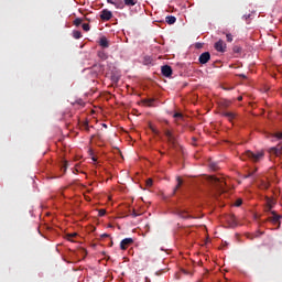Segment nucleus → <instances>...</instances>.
<instances>
[{
  "label": "nucleus",
  "instance_id": "9d476101",
  "mask_svg": "<svg viewBox=\"0 0 282 282\" xmlns=\"http://www.w3.org/2000/svg\"><path fill=\"white\" fill-rule=\"evenodd\" d=\"M227 221L231 228H235V226H237V217H235V215L227 216Z\"/></svg>",
  "mask_w": 282,
  "mask_h": 282
},
{
  "label": "nucleus",
  "instance_id": "f257e3e1",
  "mask_svg": "<svg viewBox=\"0 0 282 282\" xmlns=\"http://www.w3.org/2000/svg\"><path fill=\"white\" fill-rule=\"evenodd\" d=\"M264 155H265V153L263 151H259V152L254 153V152L248 150L242 155V160H246V158H248V160H251V162H261V160H263Z\"/></svg>",
  "mask_w": 282,
  "mask_h": 282
},
{
  "label": "nucleus",
  "instance_id": "f03ea898",
  "mask_svg": "<svg viewBox=\"0 0 282 282\" xmlns=\"http://www.w3.org/2000/svg\"><path fill=\"white\" fill-rule=\"evenodd\" d=\"M164 135L167 140V144L172 148L175 149L177 147V137L173 133V131L165 129L164 130Z\"/></svg>",
  "mask_w": 282,
  "mask_h": 282
},
{
  "label": "nucleus",
  "instance_id": "5701e85b",
  "mask_svg": "<svg viewBox=\"0 0 282 282\" xmlns=\"http://www.w3.org/2000/svg\"><path fill=\"white\" fill-rule=\"evenodd\" d=\"M73 23H74V25H76V28H78V25H80L83 23V19L77 18V19L74 20Z\"/></svg>",
  "mask_w": 282,
  "mask_h": 282
},
{
  "label": "nucleus",
  "instance_id": "1a4fd4ad",
  "mask_svg": "<svg viewBox=\"0 0 282 282\" xmlns=\"http://www.w3.org/2000/svg\"><path fill=\"white\" fill-rule=\"evenodd\" d=\"M269 153L271 155H275V158H279V155H281L282 153V147L281 148L273 147L269 150Z\"/></svg>",
  "mask_w": 282,
  "mask_h": 282
},
{
  "label": "nucleus",
  "instance_id": "a19ab883",
  "mask_svg": "<svg viewBox=\"0 0 282 282\" xmlns=\"http://www.w3.org/2000/svg\"><path fill=\"white\" fill-rule=\"evenodd\" d=\"M82 252H83L84 254H87V250H85V249H82Z\"/></svg>",
  "mask_w": 282,
  "mask_h": 282
},
{
  "label": "nucleus",
  "instance_id": "c85d7f7f",
  "mask_svg": "<svg viewBox=\"0 0 282 282\" xmlns=\"http://www.w3.org/2000/svg\"><path fill=\"white\" fill-rule=\"evenodd\" d=\"M243 204V200L241 198H238L235 203V206L239 207Z\"/></svg>",
  "mask_w": 282,
  "mask_h": 282
},
{
  "label": "nucleus",
  "instance_id": "58836bf2",
  "mask_svg": "<svg viewBox=\"0 0 282 282\" xmlns=\"http://www.w3.org/2000/svg\"><path fill=\"white\" fill-rule=\"evenodd\" d=\"M107 237H109V234H102V235H101V238H102V239H105V238H107Z\"/></svg>",
  "mask_w": 282,
  "mask_h": 282
},
{
  "label": "nucleus",
  "instance_id": "b1692460",
  "mask_svg": "<svg viewBox=\"0 0 282 282\" xmlns=\"http://www.w3.org/2000/svg\"><path fill=\"white\" fill-rule=\"evenodd\" d=\"M145 186H148V188H151V186H153V178H148L145 181Z\"/></svg>",
  "mask_w": 282,
  "mask_h": 282
},
{
  "label": "nucleus",
  "instance_id": "7c9ffc66",
  "mask_svg": "<svg viewBox=\"0 0 282 282\" xmlns=\"http://www.w3.org/2000/svg\"><path fill=\"white\" fill-rule=\"evenodd\" d=\"M105 215H107V210L100 209L99 210V217H105Z\"/></svg>",
  "mask_w": 282,
  "mask_h": 282
},
{
  "label": "nucleus",
  "instance_id": "4be33fe9",
  "mask_svg": "<svg viewBox=\"0 0 282 282\" xmlns=\"http://www.w3.org/2000/svg\"><path fill=\"white\" fill-rule=\"evenodd\" d=\"M242 19H243V21H246L248 24L250 23V20L252 19V14H245L243 17H242Z\"/></svg>",
  "mask_w": 282,
  "mask_h": 282
},
{
  "label": "nucleus",
  "instance_id": "72a5a7b5",
  "mask_svg": "<svg viewBox=\"0 0 282 282\" xmlns=\"http://www.w3.org/2000/svg\"><path fill=\"white\" fill-rule=\"evenodd\" d=\"M210 169H213V171H217V164H215V163H210Z\"/></svg>",
  "mask_w": 282,
  "mask_h": 282
},
{
  "label": "nucleus",
  "instance_id": "c03bdc74",
  "mask_svg": "<svg viewBox=\"0 0 282 282\" xmlns=\"http://www.w3.org/2000/svg\"><path fill=\"white\" fill-rule=\"evenodd\" d=\"M252 174L247 175L246 177H250Z\"/></svg>",
  "mask_w": 282,
  "mask_h": 282
},
{
  "label": "nucleus",
  "instance_id": "0eeeda50",
  "mask_svg": "<svg viewBox=\"0 0 282 282\" xmlns=\"http://www.w3.org/2000/svg\"><path fill=\"white\" fill-rule=\"evenodd\" d=\"M198 61L200 65H206V63L210 61V53L209 52L202 53L200 56L198 57Z\"/></svg>",
  "mask_w": 282,
  "mask_h": 282
},
{
  "label": "nucleus",
  "instance_id": "49530a36",
  "mask_svg": "<svg viewBox=\"0 0 282 282\" xmlns=\"http://www.w3.org/2000/svg\"><path fill=\"white\" fill-rule=\"evenodd\" d=\"M94 162H96V158H93Z\"/></svg>",
  "mask_w": 282,
  "mask_h": 282
},
{
  "label": "nucleus",
  "instance_id": "4c0bfd02",
  "mask_svg": "<svg viewBox=\"0 0 282 282\" xmlns=\"http://www.w3.org/2000/svg\"><path fill=\"white\" fill-rule=\"evenodd\" d=\"M223 89H224L225 91H230V89H232V87H230V88H228V87H223Z\"/></svg>",
  "mask_w": 282,
  "mask_h": 282
},
{
  "label": "nucleus",
  "instance_id": "ddd939ff",
  "mask_svg": "<svg viewBox=\"0 0 282 282\" xmlns=\"http://www.w3.org/2000/svg\"><path fill=\"white\" fill-rule=\"evenodd\" d=\"M177 215L182 219H193V216L188 215V212H185V210H178Z\"/></svg>",
  "mask_w": 282,
  "mask_h": 282
},
{
  "label": "nucleus",
  "instance_id": "2f4dec72",
  "mask_svg": "<svg viewBox=\"0 0 282 282\" xmlns=\"http://www.w3.org/2000/svg\"><path fill=\"white\" fill-rule=\"evenodd\" d=\"M83 129H85V131H89V123L88 122H85L83 124Z\"/></svg>",
  "mask_w": 282,
  "mask_h": 282
},
{
  "label": "nucleus",
  "instance_id": "4468645a",
  "mask_svg": "<svg viewBox=\"0 0 282 282\" xmlns=\"http://www.w3.org/2000/svg\"><path fill=\"white\" fill-rule=\"evenodd\" d=\"M177 185L175 186L174 191H173V195H175L177 193V191H180V188L182 187V184H184V181H182V177L177 176Z\"/></svg>",
  "mask_w": 282,
  "mask_h": 282
},
{
  "label": "nucleus",
  "instance_id": "2eb2a0df",
  "mask_svg": "<svg viewBox=\"0 0 282 282\" xmlns=\"http://www.w3.org/2000/svg\"><path fill=\"white\" fill-rule=\"evenodd\" d=\"M175 21H177V18H175L174 15H167L165 18V22L169 24V25H173L175 23Z\"/></svg>",
  "mask_w": 282,
  "mask_h": 282
},
{
  "label": "nucleus",
  "instance_id": "f8f14e48",
  "mask_svg": "<svg viewBox=\"0 0 282 282\" xmlns=\"http://www.w3.org/2000/svg\"><path fill=\"white\" fill-rule=\"evenodd\" d=\"M99 45L100 47H104V48L109 47V40H107V36H101L99 39Z\"/></svg>",
  "mask_w": 282,
  "mask_h": 282
},
{
  "label": "nucleus",
  "instance_id": "a18cd8bd",
  "mask_svg": "<svg viewBox=\"0 0 282 282\" xmlns=\"http://www.w3.org/2000/svg\"><path fill=\"white\" fill-rule=\"evenodd\" d=\"M110 246H113V241L110 242Z\"/></svg>",
  "mask_w": 282,
  "mask_h": 282
},
{
  "label": "nucleus",
  "instance_id": "f704fd0d",
  "mask_svg": "<svg viewBox=\"0 0 282 282\" xmlns=\"http://www.w3.org/2000/svg\"><path fill=\"white\" fill-rule=\"evenodd\" d=\"M275 138H278V140H282V132H278V133L275 134Z\"/></svg>",
  "mask_w": 282,
  "mask_h": 282
},
{
  "label": "nucleus",
  "instance_id": "a211bd4d",
  "mask_svg": "<svg viewBox=\"0 0 282 282\" xmlns=\"http://www.w3.org/2000/svg\"><path fill=\"white\" fill-rule=\"evenodd\" d=\"M265 210H267V213H270L272 210V199H270V198L267 199Z\"/></svg>",
  "mask_w": 282,
  "mask_h": 282
},
{
  "label": "nucleus",
  "instance_id": "c756f323",
  "mask_svg": "<svg viewBox=\"0 0 282 282\" xmlns=\"http://www.w3.org/2000/svg\"><path fill=\"white\" fill-rule=\"evenodd\" d=\"M173 118H184V115L182 112H175Z\"/></svg>",
  "mask_w": 282,
  "mask_h": 282
},
{
  "label": "nucleus",
  "instance_id": "cd10ccee",
  "mask_svg": "<svg viewBox=\"0 0 282 282\" xmlns=\"http://www.w3.org/2000/svg\"><path fill=\"white\" fill-rule=\"evenodd\" d=\"M226 39H227V42H228V43H232V34L227 33V34H226Z\"/></svg>",
  "mask_w": 282,
  "mask_h": 282
},
{
  "label": "nucleus",
  "instance_id": "f3484780",
  "mask_svg": "<svg viewBox=\"0 0 282 282\" xmlns=\"http://www.w3.org/2000/svg\"><path fill=\"white\" fill-rule=\"evenodd\" d=\"M143 102H144V105H147L148 107H153V104L155 102V99H153V98L144 99Z\"/></svg>",
  "mask_w": 282,
  "mask_h": 282
},
{
  "label": "nucleus",
  "instance_id": "e433bc0d",
  "mask_svg": "<svg viewBox=\"0 0 282 282\" xmlns=\"http://www.w3.org/2000/svg\"><path fill=\"white\" fill-rule=\"evenodd\" d=\"M107 3H111V6H116V2H113V0H107Z\"/></svg>",
  "mask_w": 282,
  "mask_h": 282
},
{
  "label": "nucleus",
  "instance_id": "ea45409f",
  "mask_svg": "<svg viewBox=\"0 0 282 282\" xmlns=\"http://www.w3.org/2000/svg\"><path fill=\"white\" fill-rule=\"evenodd\" d=\"M238 100L241 102V100H243V97L239 96Z\"/></svg>",
  "mask_w": 282,
  "mask_h": 282
},
{
  "label": "nucleus",
  "instance_id": "de8ad7c7",
  "mask_svg": "<svg viewBox=\"0 0 282 282\" xmlns=\"http://www.w3.org/2000/svg\"><path fill=\"white\" fill-rule=\"evenodd\" d=\"M104 127H107V124L104 123Z\"/></svg>",
  "mask_w": 282,
  "mask_h": 282
},
{
  "label": "nucleus",
  "instance_id": "aec40b11",
  "mask_svg": "<svg viewBox=\"0 0 282 282\" xmlns=\"http://www.w3.org/2000/svg\"><path fill=\"white\" fill-rule=\"evenodd\" d=\"M74 39H83V33L80 31H73Z\"/></svg>",
  "mask_w": 282,
  "mask_h": 282
},
{
  "label": "nucleus",
  "instance_id": "79ce46f5",
  "mask_svg": "<svg viewBox=\"0 0 282 282\" xmlns=\"http://www.w3.org/2000/svg\"><path fill=\"white\" fill-rule=\"evenodd\" d=\"M85 198L87 199V202H90V200H91V198H89L88 196H85Z\"/></svg>",
  "mask_w": 282,
  "mask_h": 282
},
{
  "label": "nucleus",
  "instance_id": "c9c22d12",
  "mask_svg": "<svg viewBox=\"0 0 282 282\" xmlns=\"http://www.w3.org/2000/svg\"><path fill=\"white\" fill-rule=\"evenodd\" d=\"M63 171H64V173H65V171H67V161L64 162Z\"/></svg>",
  "mask_w": 282,
  "mask_h": 282
},
{
  "label": "nucleus",
  "instance_id": "9b49d317",
  "mask_svg": "<svg viewBox=\"0 0 282 282\" xmlns=\"http://www.w3.org/2000/svg\"><path fill=\"white\" fill-rule=\"evenodd\" d=\"M223 116L229 120V122H232L235 118H237V113L235 112H228V111H223Z\"/></svg>",
  "mask_w": 282,
  "mask_h": 282
},
{
  "label": "nucleus",
  "instance_id": "423d86ee",
  "mask_svg": "<svg viewBox=\"0 0 282 282\" xmlns=\"http://www.w3.org/2000/svg\"><path fill=\"white\" fill-rule=\"evenodd\" d=\"M214 47L216 52H226V43L224 42V40H219L218 42H216Z\"/></svg>",
  "mask_w": 282,
  "mask_h": 282
},
{
  "label": "nucleus",
  "instance_id": "6ab92c4d",
  "mask_svg": "<svg viewBox=\"0 0 282 282\" xmlns=\"http://www.w3.org/2000/svg\"><path fill=\"white\" fill-rule=\"evenodd\" d=\"M272 215L274 224L279 223L282 216L276 214V212H272Z\"/></svg>",
  "mask_w": 282,
  "mask_h": 282
},
{
  "label": "nucleus",
  "instance_id": "bb28decb",
  "mask_svg": "<svg viewBox=\"0 0 282 282\" xmlns=\"http://www.w3.org/2000/svg\"><path fill=\"white\" fill-rule=\"evenodd\" d=\"M221 105H223V107H224L225 109H228V107H230L231 102L228 101V100H225V101H223Z\"/></svg>",
  "mask_w": 282,
  "mask_h": 282
},
{
  "label": "nucleus",
  "instance_id": "473e14b6",
  "mask_svg": "<svg viewBox=\"0 0 282 282\" xmlns=\"http://www.w3.org/2000/svg\"><path fill=\"white\" fill-rule=\"evenodd\" d=\"M234 52H236V54H239L241 52V47L235 46L234 47Z\"/></svg>",
  "mask_w": 282,
  "mask_h": 282
},
{
  "label": "nucleus",
  "instance_id": "393cba45",
  "mask_svg": "<svg viewBox=\"0 0 282 282\" xmlns=\"http://www.w3.org/2000/svg\"><path fill=\"white\" fill-rule=\"evenodd\" d=\"M82 28H83L84 32H89V30H90L89 23H84L82 25Z\"/></svg>",
  "mask_w": 282,
  "mask_h": 282
},
{
  "label": "nucleus",
  "instance_id": "412c9836",
  "mask_svg": "<svg viewBox=\"0 0 282 282\" xmlns=\"http://www.w3.org/2000/svg\"><path fill=\"white\" fill-rule=\"evenodd\" d=\"M126 6H135L138 0H124Z\"/></svg>",
  "mask_w": 282,
  "mask_h": 282
},
{
  "label": "nucleus",
  "instance_id": "37998d69",
  "mask_svg": "<svg viewBox=\"0 0 282 282\" xmlns=\"http://www.w3.org/2000/svg\"><path fill=\"white\" fill-rule=\"evenodd\" d=\"M70 237H76V234H72Z\"/></svg>",
  "mask_w": 282,
  "mask_h": 282
},
{
  "label": "nucleus",
  "instance_id": "20e7f679",
  "mask_svg": "<svg viewBox=\"0 0 282 282\" xmlns=\"http://www.w3.org/2000/svg\"><path fill=\"white\" fill-rule=\"evenodd\" d=\"M101 21H111L113 19V13L107 9H104L100 14Z\"/></svg>",
  "mask_w": 282,
  "mask_h": 282
},
{
  "label": "nucleus",
  "instance_id": "7ed1b4c3",
  "mask_svg": "<svg viewBox=\"0 0 282 282\" xmlns=\"http://www.w3.org/2000/svg\"><path fill=\"white\" fill-rule=\"evenodd\" d=\"M213 184H216L218 186L219 191H223L224 193V186H226V181L224 178H219L217 176H212Z\"/></svg>",
  "mask_w": 282,
  "mask_h": 282
},
{
  "label": "nucleus",
  "instance_id": "6e6552de",
  "mask_svg": "<svg viewBox=\"0 0 282 282\" xmlns=\"http://www.w3.org/2000/svg\"><path fill=\"white\" fill-rule=\"evenodd\" d=\"M132 243H133V238H124L120 242V248L121 250H127V248H129V246H132Z\"/></svg>",
  "mask_w": 282,
  "mask_h": 282
},
{
  "label": "nucleus",
  "instance_id": "dca6fc26",
  "mask_svg": "<svg viewBox=\"0 0 282 282\" xmlns=\"http://www.w3.org/2000/svg\"><path fill=\"white\" fill-rule=\"evenodd\" d=\"M98 57H99L101 61H107V58H109V56L107 55V53H105V51H99V52H98Z\"/></svg>",
  "mask_w": 282,
  "mask_h": 282
},
{
  "label": "nucleus",
  "instance_id": "39448f33",
  "mask_svg": "<svg viewBox=\"0 0 282 282\" xmlns=\"http://www.w3.org/2000/svg\"><path fill=\"white\" fill-rule=\"evenodd\" d=\"M161 73L165 78H171V76H173V68L169 65H164L161 67Z\"/></svg>",
  "mask_w": 282,
  "mask_h": 282
},
{
  "label": "nucleus",
  "instance_id": "a878e982",
  "mask_svg": "<svg viewBox=\"0 0 282 282\" xmlns=\"http://www.w3.org/2000/svg\"><path fill=\"white\" fill-rule=\"evenodd\" d=\"M149 127H150L152 133H154L155 135H158L160 133V131H158V129H155V127H153V124H150Z\"/></svg>",
  "mask_w": 282,
  "mask_h": 282
}]
</instances>
